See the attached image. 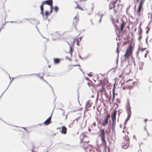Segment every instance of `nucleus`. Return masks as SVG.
Masks as SVG:
<instances>
[{
	"instance_id": "obj_7",
	"label": "nucleus",
	"mask_w": 152,
	"mask_h": 152,
	"mask_svg": "<svg viewBox=\"0 0 152 152\" xmlns=\"http://www.w3.org/2000/svg\"><path fill=\"white\" fill-rule=\"evenodd\" d=\"M132 80H128L127 82V83H128L127 85H126L124 86V87H123L124 89L125 88H129L130 89L132 87V86H133L134 84L133 82L132 81Z\"/></svg>"
},
{
	"instance_id": "obj_17",
	"label": "nucleus",
	"mask_w": 152,
	"mask_h": 152,
	"mask_svg": "<svg viewBox=\"0 0 152 152\" xmlns=\"http://www.w3.org/2000/svg\"><path fill=\"white\" fill-rule=\"evenodd\" d=\"M54 63L55 64H58L60 62V59L58 58H54L53 59Z\"/></svg>"
},
{
	"instance_id": "obj_33",
	"label": "nucleus",
	"mask_w": 152,
	"mask_h": 152,
	"mask_svg": "<svg viewBox=\"0 0 152 152\" xmlns=\"http://www.w3.org/2000/svg\"><path fill=\"white\" fill-rule=\"evenodd\" d=\"M144 129L146 131H147V129L146 128V127L145 126L144 127Z\"/></svg>"
},
{
	"instance_id": "obj_4",
	"label": "nucleus",
	"mask_w": 152,
	"mask_h": 152,
	"mask_svg": "<svg viewBox=\"0 0 152 152\" xmlns=\"http://www.w3.org/2000/svg\"><path fill=\"white\" fill-rule=\"evenodd\" d=\"M87 137L86 136L84 135L83 134H81L80 136V138L81 140V144H83L84 145H82L81 146L86 151H87V148H88V146L89 145H88L86 144H85V143H86L87 142H88L84 140L83 139L85 138H86Z\"/></svg>"
},
{
	"instance_id": "obj_46",
	"label": "nucleus",
	"mask_w": 152,
	"mask_h": 152,
	"mask_svg": "<svg viewBox=\"0 0 152 152\" xmlns=\"http://www.w3.org/2000/svg\"><path fill=\"white\" fill-rule=\"evenodd\" d=\"M151 19H152V16H151Z\"/></svg>"
},
{
	"instance_id": "obj_40",
	"label": "nucleus",
	"mask_w": 152,
	"mask_h": 152,
	"mask_svg": "<svg viewBox=\"0 0 152 152\" xmlns=\"http://www.w3.org/2000/svg\"><path fill=\"white\" fill-rule=\"evenodd\" d=\"M88 75L90 77H91L92 76V75L90 74H89Z\"/></svg>"
},
{
	"instance_id": "obj_8",
	"label": "nucleus",
	"mask_w": 152,
	"mask_h": 152,
	"mask_svg": "<svg viewBox=\"0 0 152 152\" xmlns=\"http://www.w3.org/2000/svg\"><path fill=\"white\" fill-rule=\"evenodd\" d=\"M43 4H47L49 5L50 7L53 6V1L52 0H48L43 1L42 3Z\"/></svg>"
},
{
	"instance_id": "obj_22",
	"label": "nucleus",
	"mask_w": 152,
	"mask_h": 152,
	"mask_svg": "<svg viewBox=\"0 0 152 152\" xmlns=\"http://www.w3.org/2000/svg\"><path fill=\"white\" fill-rule=\"evenodd\" d=\"M146 33L147 34L148 33L150 29V27H149L147 26L146 28Z\"/></svg>"
},
{
	"instance_id": "obj_36",
	"label": "nucleus",
	"mask_w": 152,
	"mask_h": 152,
	"mask_svg": "<svg viewBox=\"0 0 152 152\" xmlns=\"http://www.w3.org/2000/svg\"><path fill=\"white\" fill-rule=\"evenodd\" d=\"M77 45L78 46H79V42H77Z\"/></svg>"
},
{
	"instance_id": "obj_12",
	"label": "nucleus",
	"mask_w": 152,
	"mask_h": 152,
	"mask_svg": "<svg viewBox=\"0 0 152 152\" xmlns=\"http://www.w3.org/2000/svg\"><path fill=\"white\" fill-rule=\"evenodd\" d=\"M51 118V116H50L44 122V124L45 125L49 124L50 123Z\"/></svg>"
},
{
	"instance_id": "obj_34",
	"label": "nucleus",
	"mask_w": 152,
	"mask_h": 152,
	"mask_svg": "<svg viewBox=\"0 0 152 152\" xmlns=\"http://www.w3.org/2000/svg\"><path fill=\"white\" fill-rule=\"evenodd\" d=\"M147 136H149V134L148 132V131L147 132Z\"/></svg>"
},
{
	"instance_id": "obj_23",
	"label": "nucleus",
	"mask_w": 152,
	"mask_h": 152,
	"mask_svg": "<svg viewBox=\"0 0 152 152\" xmlns=\"http://www.w3.org/2000/svg\"><path fill=\"white\" fill-rule=\"evenodd\" d=\"M130 116H128L127 118H126V119L125 120V124H126L127 123V122L129 120V119L130 118Z\"/></svg>"
},
{
	"instance_id": "obj_37",
	"label": "nucleus",
	"mask_w": 152,
	"mask_h": 152,
	"mask_svg": "<svg viewBox=\"0 0 152 152\" xmlns=\"http://www.w3.org/2000/svg\"><path fill=\"white\" fill-rule=\"evenodd\" d=\"M147 39H148V37H147L146 39V42L147 43Z\"/></svg>"
},
{
	"instance_id": "obj_38",
	"label": "nucleus",
	"mask_w": 152,
	"mask_h": 152,
	"mask_svg": "<svg viewBox=\"0 0 152 152\" xmlns=\"http://www.w3.org/2000/svg\"><path fill=\"white\" fill-rule=\"evenodd\" d=\"M147 120V119H145L144 120L145 122H146Z\"/></svg>"
},
{
	"instance_id": "obj_5",
	"label": "nucleus",
	"mask_w": 152,
	"mask_h": 152,
	"mask_svg": "<svg viewBox=\"0 0 152 152\" xmlns=\"http://www.w3.org/2000/svg\"><path fill=\"white\" fill-rule=\"evenodd\" d=\"M110 117V114H107L106 116L104 118V120L102 123V125L104 126H105L108 123V120Z\"/></svg>"
},
{
	"instance_id": "obj_45",
	"label": "nucleus",
	"mask_w": 152,
	"mask_h": 152,
	"mask_svg": "<svg viewBox=\"0 0 152 152\" xmlns=\"http://www.w3.org/2000/svg\"><path fill=\"white\" fill-rule=\"evenodd\" d=\"M144 0H143V3H144Z\"/></svg>"
},
{
	"instance_id": "obj_16",
	"label": "nucleus",
	"mask_w": 152,
	"mask_h": 152,
	"mask_svg": "<svg viewBox=\"0 0 152 152\" xmlns=\"http://www.w3.org/2000/svg\"><path fill=\"white\" fill-rule=\"evenodd\" d=\"M77 65H69L67 67V70L68 71H70L72 69H73L74 67L77 66Z\"/></svg>"
},
{
	"instance_id": "obj_35",
	"label": "nucleus",
	"mask_w": 152,
	"mask_h": 152,
	"mask_svg": "<svg viewBox=\"0 0 152 152\" xmlns=\"http://www.w3.org/2000/svg\"><path fill=\"white\" fill-rule=\"evenodd\" d=\"M65 119L66 120V119H67V115H65Z\"/></svg>"
},
{
	"instance_id": "obj_9",
	"label": "nucleus",
	"mask_w": 152,
	"mask_h": 152,
	"mask_svg": "<svg viewBox=\"0 0 152 152\" xmlns=\"http://www.w3.org/2000/svg\"><path fill=\"white\" fill-rule=\"evenodd\" d=\"M106 90L104 86H102L101 89H100L99 91L98 92V93L99 92L101 93V95H102L103 93H104L105 94H107L106 93Z\"/></svg>"
},
{
	"instance_id": "obj_44",
	"label": "nucleus",
	"mask_w": 152,
	"mask_h": 152,
	"mask_svg": "<svg viewBox=\"0 0 152 152\" xmlns=\"http://www.w3.org/2000/svg\"><path fill=\"white\" fill-rule=\"evenodd\" d=\"M101 18H102V17H101V18H100V21L101 20Z\"/></svg>"
},
{
	"instance_id": "obj_29",
	"label": "nucleus",
	"mask_w": 152,
	"mask_h": 152,
	"mask_svg": "<svg viewBox=\"0 0 152 152\" xmlns=\"http://www.w3.org/2000/svg\"><path fill=\"white\" fill-rule=\"evenodd\" d=\"M74 51V50H73V48H72V47L70 46V52H71V54H72V52H73Z\"/></svg>"
},
{
	"instance_id": "obj_2",
	"label": "nucleus",
	"mask_w": 152,
	"mask_h": 152,
	"mask_svg": "<svg viewBox=\"0 0 152 152\" xmlns=\"http://www.w3.org/2000/svg\"><path fill=\"white\" fill-rule=\"evenodd\" d=\"M105 129L101 128L99 131V137H100L102 141V144L106 147L107 145L105 139Z\"/></svg>"
},
{
	"instance_id": "obj_18",
	"label": "nucleus",
	"mask_w": 152,
	"mask_h": 152,
	"mask_svg": "<svg viewBox=\"0 0 152 152\" xmlns=\"http://www.w3.org/2000/svg\"><path fill=\"white\" fill-rule=\"evenodd\" d=\"M44 4H43L42 3L41 5L40 6V9L41 11V13L42 14V15H44V13H43V10H44V8H43V6Z\"/></svg>"
},
{
	"instance_id": "obj_43",
	"label": "nucleus",
	"mask_w": 152,
	"mask_h": 152,
	"mask_svg": "<svg viewBox=\"0 0 152 152\" xmlns=\"http://www.w3.org/2000/svg\"><path fill=\"white\" fill-rule=\"evenodd\" d=\"M75 120H76L77 121V119H75Z\"/></svg>"
},
{
	"instance_id": "obj_27",
	"label": "nucleus",
	"mask_w": 152,
	"mask_h": 152,
	"mask_svg": "<svg viewBox=\"0 0 152 152\" xmlns=\"http://www.w3.org/2000/svg\"><path fill=\"white\" fill-rule=\"evenodd\" d=\"M50 13L47 11H46L45 12V14L46 16H48L49 14Z\"/></svg>"
},
{
	"instance_id": "obj_6",
	"label": "nucleus",
	"mask_w": 152,
	"mask_h": 152,
	"mask_svg": "<svg viewBox=\"0 0 152 152\" xmlns=\"http://www.w3.org/2000/svg\"><path fill=\"white\" fill-rule=\"evenodd\" d=\"M132 51V48L131 45H130L129 47L127 49L126 53L124 55L125 58H128L131 54Z\"/></svg>"
},
{
	"instance_id": "obj_10",
	"label": "nucleus",
	"mask_w": 152,
	"mask_h": 152,
	"mask_svg": "<svg viewBox=\"0 0 152 152\" xmlns=\"http://www.w3.org/2000/svg\"><path fill=\"white\" fill-rule=\"evenodd\" d=\"M137 2H139L140 0H137ZM142 0H141V1L140 2V4L139 6L138 7V11H137V13L138 14L140 15V12L141 10V9L142 8Z\"/></svg>"
},
{
	"instance_id": "obj_19",
	"label": "nucleus",
	"mask_w": 152,
	"mask_h": 152,
	"mask_svg": "<svg viewBox=\"0 0 152 152\" xmlns=\"http://www.w3.org/2000/svg\"><path fill=\"white\" fill-rule=\"evenodd\" d=\"M81 40V37H79V38H77L76 39H75L73 41V44L75 43V41L77 42H79Z\"/></svg>"
},
{
	"instance_id": "obj_32",
	"label": "nucleus",
	"mask_w": 152,
	"mask_h": 152,
	"mask_svg": "<svg viewBox=\"0 0 152 152\" xmlns=\"http://www.w3.org/2000/svg\"><path fill=\"white\" fill-rule=\"evenodd\" d=\"M114 98H115V95H114V92H113V99H112V101H114Z\"/></svg>"
},
{
	"instance_id": "obj_25",
	"label": "nucleus",
	"mask_w": 152,
	"mask_h": 152,
	"mask_svg": "<svg viewBox=\"0 0 152 152\" xmlns=\"http://www.w3.org/2000/svg\"><path fill=\"white\" fill-rule=\"evenodd\" d=\"M127 112L128 116H130L131 113V110H127Z\"/></svg>"
},
{
	"instance_id": "obj_13",
	"label": "nucleus",
	"mask_w": 152,
	"mask_h": 152,
	"mask_svg": "<svg viewBox=\"0 0 152 152\" xmlns=\"http://www.w3.org/2000/svg\"><path fill=\"white\" fill-rule=\"evenodd\" d=\"M78 20L79 18L78 16H75L73 20V24H75V26L77 23Z\"/></svg>"
},
{
	"instance_id": "obj_21",
	"label": "nucleus",
	"mask_w": 152,
	"mask_h": 152,
	"mask_svg": "<svg viewBox=\"0 0 152 152\" xmlns=\"http://www.w3.org/2000/svg\"><path fill=\"white\" fill-rule=\"evenodd\" d=\"M142 39L141 29H140V32L139 36L138 38L139 40L140 41Z\"/></svg>"
},
{
	"instance_id": "obj_41",
	"label": "nucleus",
	"mask_w": 152,
	"mask_h": 152,
	"mask_svg": "<svg viewBox=\"0 0 152 152\" xmlns=\"http://www.w3.org/2000/svg\"><path fill=\"white\" fill-rule=\"evenodd\" d=\"M146 48H143V51L144 50H145Z\"/></svg>"
},
{
	"instance_id": "obj_28",
	"label": "nucleus",
	"mask_w": 152,
	"mask_h": 152,
	"mask_svg": "<svg viewBox=\"0 0 152 152\" xmlns=\"http://www.w3.org/2000/svg\"><path fill=\"white\" fill-rule=\"evenodd\" d=\"M50 14L53 12V6H52L50 7Z\"/></svg>"
},
{
	"instance_id": "obj_11",
	"label": "nucleus",
	"mask_w": 152,
	"mask_h": 152,
	"mask_svg": "<svg viewBox=\"0 0 152 152\" xmlns=\"http://www.w3.org/2000/svg\"><path fill=\"white\" fill-rule=\"evenodd\" d=\"M126 24V23L124 21H123L122 23L120 25V30L121 32H123V29Z\"/></svg>"
},
{
	"instance_id": "obj_26",
	"label": "nucleus",
	"mask_w": 152,
	"mask_h": 152,
	"mask_svg": "<svg viewBox=\"0 0 152 152\" xmlns=\"http://www.w3.org/2000/svg\"><path fill=\"white\" fill-rule=\"evenodd\" d=\"M126 109L127 110H131V107L129 104L127 105L126 107Z\"/></svg>"
},
{
	"instance_id": "obj_47",
	"label": "nucleus",
	"mask_w": 152,
	"mask_h": 152,
	"mask_svg": "<svg viewBox=\"0 0 152 152\" xmlns=\"http://www.w3.org/2000/svg\"><path fill=\"white\" fill-rule=\"evenodd\" d=\"M127 142H128V143H129V142L128 141H127Z\"/></svg>"
},
{
	"instance_id": "obj_24",
	"label": "nucleus",
	"mask_w": 152,
	"mask_h": 152,
	"mask_svg": "<svg viewBox=\"0 0 152 152\" xmlns=\"http://www.w3.org/2000/svg\"><path fill=\"white\" fill-rule=\"evenodd\" d=\"M58 7L57 6H56L54 8V10L56 12H57L58 10Z\"/></svg>"
},
{
	"instance_id": "obj_42",
	"label": "nucleus",
	"mask_w": 152,
	"mask_h": 152,
	"mask_svg": "<svg viewBox=\"0 0 152 152\" xmlns=\"http://www.w3.org/2000/svg\"><path fill=\"white\" fill-rule=\"evenodd\" d=\"M151 22V21H150L149 22V23H148V25L150 24V23Z\"/></svg>"
},
{
	"instance_id": "obj_14",
	"label": "nucleus",
	"mask_w": 152,
	"mask_h": 152,
	"mask_svg": "<svg viewBox=\"0 0 152 152\" xmlns=\"http://www.w3.org/2000/svg\"><path fill=\"white\" fill-rule=\"evenodd\" d=\"M67 129L65 126H63L62 128V130L61 131V133L66 134V132Z\"/></svg>"
},
{
	"instance_id": "obj_3",
	"label": "nucleus",
	"mask_w": 152,
	"mask_h": 152,
	"mask_svg": "<svg viewBox=\"0 0 152 152\" xmlns=\"http://www.w3.org/2000/svg\"><path fill=\"white\" fill-rule=\"evenodd\" d=\"M117 111L114 110L111 114V118L112 120V129L113 131L115 132V128L116 125V116Z\"/></svg>"
},
{
	"instance_id": "obj_30",
	"label": "nucleus",
	"mask_w": 152,
	"mask_h": 152,
	"mask_svg": "<svg viewBox=\"0 0 152 152\" xmlns=\"http://www.w3.org/2000/svg\"><path fill=\"white\" fill-rule=\"evenodd\" d=\"M145 52H146V53L144 55V57L145 58H146L147 57V54H148L149 52L148 50H146Z\"/></svg>"
},
{
	"instance_id": "obj_39",
	"label": "nucleus",
	"mask_w": 152,
	"mask_h": 152,
	"mask_svg": "<svg viewBox=\"0 0 152 152\" xmlns=\"http://www.w3.org/2000/svg\"><path fill=\"white\" fill-rule=\"evenodd\" d=\"M93 125H94V126H96V123H94V124H93Z\"/></svg>"
},
{
	"instance_id": "obj_20",
	"label": "nucleus",
	"mask_w": 152,
	"mask_h": 152,
	"mask_svg": "<svg viewBox=\"0 0 152 152\" xmlns=\"http://www.w3.org/2000/svg\"><path fill=\"white\" fill-rule=\"evenodd\" d=\"M75 9L77 8L79 10H86V9H85L84 10L83 9L82 7H81L80 6H79L78 4H77V6L75 7Z\"/></svg>"
},
{
	"instance_id": "obj_1",
	"label": "nucleus",
	"mask_w": 152,
	"mask_h": 152,
	"mask_svg": "<svg viewBox=\"0 0 152 152\" xmlns=\"http://www.w3.org/2000/svg\"><path fill=\"white\" fill-rule=\"evenodd\" d=\"M121 0H116L110 2L109 5L110 10L113 9L114 14H119L122 12L123 6L121 3Z\"/></svg>"
},
{
	"instance_id": "obj_15",
	"label": "nucleus",
	"mask_w": 152,
	"mask_h": 152,
	"mask_svg": "<svg viewBox=\"0 0 152 152\" xmlns=\"http://www.w3.org/2000/svg\"><path fill=\"white\" fill-rule=\"evenodd\" d=\"M92 104V103L91 102V100H88L86 102V106L87 107L89 108L91 106Z\"/></svg>"
},
{
	"instance_id": "obj_31",
	"label": "nucleus",
	"mask_w": 152,
	"mask_h": 152,
	"mask_svg": "<svg viewBox=\"0 0 152 152\" xmlns=\"http://www.w3.org/2000/svg\"><path fill=\"white\" fill-rule=\"evenodd\" d=\"M149 81L151 82H152V76H151L149 79Z\"/></svg>"
}]
</instances>
